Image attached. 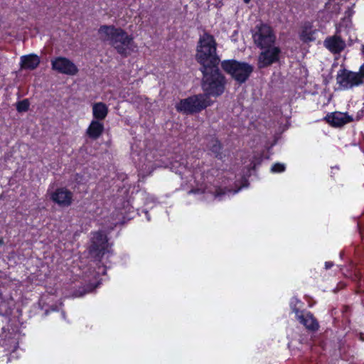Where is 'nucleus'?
I'll list each match as a JSON object with an SVG mask.
<instances>
[{"label":"nucleus","instance_id":"nucleus-1","mask_svg":"<svg viewBox=\"0 0 364 364\" xmlns=\"http://www.w3.org/2000/svg\"><path fill=\"white\" fill-rule=\"evenodd\" d=\"M98 34L100 39L109 42L121 55H127L135 48L133 38L120 28L102 26Z\"/></svg>","mask_w":364,"mask_h":364},{"label":"nucleus","instance_id":"nucleus-2","mask_svg":"<svg viewBox=\"0 0 364 364\" xmlns=\"http://www.w3.org/2000/svg\"><path fill=\"white\" fill-rule=\"evenodd\" d=\"M216 42L213 36L204 33L200 36L196 49V60L203 69L218 67L220 58L216 53Z\"/></svg>","mask_w":364,"mask_h":364},{"label":"nucleus","instance_id":"nucleus-3","mask_svg":"<svg viewBox=\"0 0 364 364\" xmlns=\"http://www.w3.org/2000/svg\"><path fill=\"white\" fill-rule=\"evenodd\" d=\"M203 73V88L205 95H220L225 89V78L219 72L218 68L202 69Z\"/></svg>","mask_w":364,"mask_h":364},{"label":"nucleus","instance_id":"nucleus-4","mask_svg":"<svg viewBox=\"0 0 364 364\" xmlns=\"http://www.w3.org/2000/svg\"><path fill=\"white\" fill-rule=\"evenodd\" d=\"M221 65L222 68L239 83L245 82L253 71V67L250 64L235 60H224Z\"/></svg>","mask_w":364,"mask_h":364},{"label":"nucleus","instance_id":"nucleus-5","mask_svg":"<svg viewBox=\"0 0 364 364\" xmlns=\"http://www.w3.org/2000/svg\"><path fill=\"white\" fill-rule=\"evenodd\" d=\"M210 104L208 97L205 95H198L181 100L176 105V109L184 113H192L200 111Z\"/></svg>","mask_w":364,"mask_h":364},{"label":"nucleus","instance_id":"nucleus-6","mask_svg":"<svg viewBox=\"0 0 364 364\" xmlns=\"http://www.w3.org/2000/svg\"><path fill=\"white\" fill-rule=\"evenodd\" d=\"M252 37L255 43L261 49L274 46L276 38L272 28L266 24L257 26Z\"/></svg>","mask_w":364,"mask_h":364},{"label":"nucleus","instance_id":"nucleus-7","mask_svg":"<svg viewBox=\"0 0 364 364\" xmlns=\"http://www.w3.org/2000/svg\"><path fill=\"white\" fill-rule=\"evenodd\" d=\"M363 83L359 73L346 69H341L336 75V85L338 90H348Z\"/></svg>","mask_w":364,"mask_h":364},{"label":"nucleus","instance_id":"nucleus-8","mask_svg":"<svg viewBox=\"0 0 364 364\" xmlns=\"http://www.w3.org/2000/svg\"><path fill=\"white\" fill-rule=\"evenodd\" d=\"M90 252L95 257L102 258L105 255L108 257L110 254L109 244L106 235L102 232L93 233L90 247Z\"/></svg>","mask_w":364,"mask_h":364},{"label":"nucleus","instance_id":"nucleus-9","mask_svg":"<svg viewBox=\"0 0 364 364\" xmlns=\"http://www.w3.org/2000/svg\"><path fill=\"white\" fill-rule=\"evenodd\" d=\"M52 69L59 73L75 75L78 69L75 64L65 57H58L51 60Z\"/></svg>","mask_w":364,"mask_h":364},{"label":"nucleus","instance_id":"nucleus-10","mask_svg":"<svg viewBox=\"0 0 364 364\" xmlns=\"http://www.w3.org/2000/svg\"><path fill=\"white\" fill-rule=\"evenodd\" d=\"M280 50L278 47L271 46L269 48H264L258 58V67L259 68H264L272 65L279 60Z\"/></svg>","mask_w":364,"mask_h":364},{"label":"nucleus","instance_id":"nucleus-11","mask_svg":"<svg viewBox=\"0 0 364 364\" xmlns=\"http://www.w3.org/2000/svg\"><path fill=\"white\" fill-rule=\"evenodd\" d=\"M50 199L61 207H68L73 201V193L65 188H59L53 191H49Z\"/></svg>","mask_w":364,"mask_h":364},{"label":"nucleus","instance_id":"nucleus-12","mask_svg":"<svg viewBox=\"0 0 364 364\" xmlns=\"http://www.w3.org/2000/svg\"><path fill=\"white\" fill-rule=\"evenodd\" d=\"M325 119L333 127H341L352 122L353 118L346 112H334L328 114Z\"/></svg>","mask_w":364,"mask_h":364},{"label":"nucleus","instance_id":"nucleus-13","mask_svg":"<svg viewBox=\"0 0 364 364\" xmlns=\"http://www.w3.org/2000/svg\"><path fill=\"white\" fill-rule=\"evenodd\" d=\"M323 44L333 53H340L346 48L345 41L337 35L326 38Z\"/></svg>","mask_w":364,"mask_h":364},{"label":"nucleus","instance_id":"nucleus-14","mask_svg":"<svg viewBox=\"0 0 364 364\" xmlns=\"http://www.w3.org/2000/svg\"><path fill=\"white\" fill-rule=\"evenodd\" d=\"M296 316L300 323L306 328L312 331H315L318 328V324L317 321L309 312L296 311Z\"/></svg>","mask_w":364,"mask_h":364},{"label":"nucleus","instance_id":"nucleus-15","mask_svg":"<svg viewBox=\"0 0 364 364\" xmlns=\"http://www.w3.org/2000/svg\"><path fill=\"white\" fill-rule=\"evenodd\" d=\"M104 124L101 121L92 119L87 129V136L92 139H98L104 131Z\"/></svg>","mask_w":364,"mask_h":364},{"label":"nucleus","instance_id":"nucleus-16","mask_svg":"<svg viewBox=\"0 0 364 364\" xmlns=\"http://www.w3.org/2000/svg\"><path fill=\"white\" fill-rule=\"evenodd\" d=\"M21 67L25 70H34L40 63V58L37 55L29 54L21 57Z\"/></svg>","mask_w":364,"mask_h":364},{"label":"nucleus","instance_id":"nucleus-17","mask_svg":"<svg viewBox=\"0 0 364 364\" xmlns=\"http://www.w3.org/2000/svg\"><path fill=\"white\" fill-rule=\"evenodd\" d=\"M316 30L314 29L310 23H306L302 26L300 32V38L305 43L311 42L316 40Z\"/></svg>","mask_w":364,"mask_h":364},{"label":"nucleus","instance_id":"nucleus-18","mask_svg":"<svg viewBox=\"0 0 364 364\" xmlns=\"http://www.w3.org/2000/svg\"><path fill=\"white\" fill-rule=\"evenodd\" d=\"M108 114V107L102 102H97L92 105V115L95 120L102 121Z\"/></svg>","mask_w":364,"mask_h":364},{"label":"nucleus","instance_id":"nucleus-19","mask_svg":"<svg viewBox=\"0 0 364 364\" xmlns=\"http://www.w3.org/2000/svg\"><path fill=\"white\" fill-rule=\"evenodd\" d=\"M132 150L133 151L132 153V158L134 160L135 163L139 164V166L141 169H146L147 166H149V164H146V161H147L148 163H151V160L147 158V154H145L144 151L138 153L137 151L135 149L134 146H132Z\"/></svg>","mask_w":364,"mask_h":364},{"label":"nucleus","instance_id":"nucleus-20","mask_svg":"<svg viewBox=\"0 0 364 364\" xmlns=\"http://www.w3.org/2000/svg\"><path fill=\"white\" fill-rule=\"evenodd\" d=\"M240 189V188L232 191L230 189H224L223 190V188H219L215 191L214 197H215V198L218 199L219 200H223L226 196H230V193L235 194L236 193H237L239 191Z\"/></svg>","mask_w":364,"mask_h":364},{"label":"nucleus","instance_id":"nucleus-21","mask_svg":"<svg viewBox=\"0 0 364 364\" xmlns=\"http://www.w3.org/2000/svg\"><path fill=\"white\" fill-rule=\"evenodd\" d=\"M208 147H209L210 150L214 154H215V156H218L219 154L221 146H220V142L217 139H213L210 141V143L208 144Z\"/></svg>","mask_w":364,"mask_h":364},{"label":"nucleus","instance_id":"nucleus-22","mask_svg":"<svg viewBox=\"0 0 364 364\" xmlns=\"http://www.w3.org/2000/svg\"><path fill=\"white\" fill-rule=\"evenodd\" d=\"M29 105L30 104L28 100H23L17 103L16 109L20 112H26L28 109Z\"/></svg>","mask_w":364,"mask_h":364},{"label":"nucleus","instance_id":"nucleus-23","mask_svg":"<svg viewBox=\"0 0 364 364\" xmlns=\"http://www.w3.org/2000/svg\"><path fill=\"white\" fill-rule=\"evenodd\" d=\"M284 170H285L284 164H279V163L274 164L271 168V171L273 173H280V172L284 171Z\"/></svg>","mask_w":364,"mask_h":364},{"label":"nucleus","instance_id":"nucleus-24","mask_svg":"<svg viewBox=\"0 0 364 364\" xmlns=\"http://www.w3.org/2000/svg\"><path fill=\"white\" fill-rule=\"evenodd\" d=\"M299 303V301L296 299V298H292L291 301V306L293 309V311L296 313V311H299L296 308V305L297 304Z\"/></svg>","mask_w":364,"mask_h":364},{"label":"nucleus","instance_id":"nucleus-25","mask_svg":"<svg viewBox=\"0 0 364 364\" xmlns=\"http://www.w3.org/2000/svg\"><path fill=\"white\" fill-rule=\"evenodd\" d=\"M358 73L360 74V76L361 77L364 82V64L360 67V71Z\"/></svg>","mask_w":364,"mask_h":364},{"label":"nucleus","instance_id":"nucleus-26","mask_svg":"<svg viewBox=\"0 0 364 364\" xmlns=\"http://www.w3.org/2000/svg\"><path fill=\"white\" fill-rule=\"evenodd\" d=\"M332 266H333V263H332V262H326L325 263L326 269H329V268H331Z\"/></svg>","mask_w":364,"mask_h":364},{"label":"nucleus","instance_id":"nucleus-27","mask_svg":"<svg viewBox=\"0 0 364 364\" xmlns=\"http://www.w3.org/2000/svg\"><path fill=\"white\" fill-rule=\"evenodd\" d=\"M193 159V157H188V161L187 162L188 164H189V163L192 161Z\"/></svg>","mask_w":364,"mask_h":364},{"label":"nucleus","instance_id":"nucleus-28","mask_svg":"<svg viewBox=\"0 0 364 364\" xmlns=\"http://www.w3.org/2000/svg\"><path fill=\"white\" fill-rule=\"evenodd\" d=\"M244 1L245 3L248 4L250 1V0H244Z\"/></svg>","mask_w":364,"mask_h":364},{"label":"nucleus","instance_id":"nucleus-29","mask_svg":"<svg viewBox=\"0 0 364 364\" xmlns=\"http://www.w3.org/2000/svg\"><path fill=\"white\" fill-rule=\"evenodd\" d=\"M190 166H191V168H194V165L192 163L191 164Z\"/></svg>","mask_w":364,"mask_h":364},{"label":"nucleus","instance_id":"nucleus-30","mask_svg":"<svg viewBox=\"0 0 364 364\" xmlns=\"http://www.w3.org/2000/svg\"><path fill=\"white\" fill-rule=\"evenodd\" d=\"M8 313H9V311L7 310L4 311V314H8Z\"/></svg>","mask_w":364,"mask_h":364},{"label":"nucleus","instance_id":"nucleus-31","mask_svg":"<svg viewBox=\"0 0 364 364\" xmlns=\"http://www.w3.org/2000/svg\"><path fill=\"white\" fill-rule=\"evenodd\" d=\"M2 243H3L2 240H0V245H1Z\"/></svg>","mask_w":364,"mask_h":364},{"label":"nucleus","instance_id":"nucleus-32","mask_svg":"<svg viewBox=\"0 0 364 364\" xmlns=\"http://www.w3.org/2000/svg\"><path fill=\"white\" fill-rule=\"evenodd\" d=\"M360 338H361V340H363V341L364 340V338H363L362 336H360Z\"/></svg>","mask_w":364,"mask_h":364},{"label":"nucleus","instance_id":"nucleus-33","mask_svg":"<svg viewBox=\"0 0 364 364\" xmlns=\"http://www.w3.org/2000/svg\"><path fill=\"white\" fill-rule=\"evenodd\" d=\"M200 154V151H198L197 152V156H198Z\"/></svg>","mask_w":364,"mask_h":364}]
</instances>
